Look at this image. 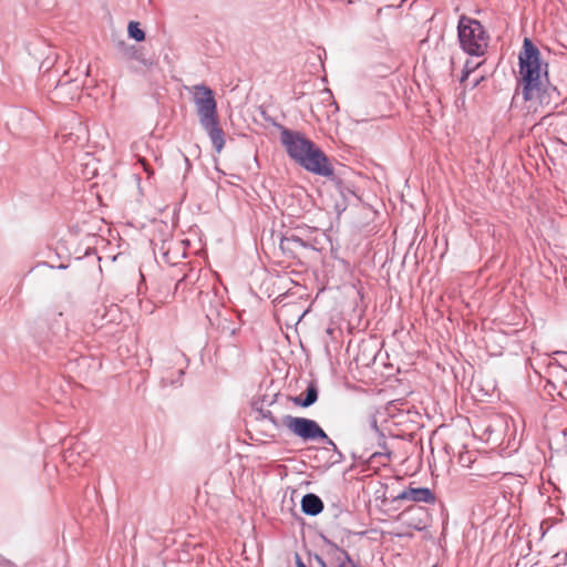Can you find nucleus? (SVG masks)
I'll use <instances>...</instances> for the list:
<instances>
[{
    "label": "nucleus",
    "mask_w": 567,
    "mask_h": 567,
    "mask_svg": "<svg viewBox=\"0 0 567 567\" xmlns=\"http://www.w3.org/2000/svg\"><path fill=\"white\" fill-rule=\"evenodd\" d=\"M278 127L280 143L295 163L315 175L326 178L334 177V168L321 148L299 131H292L282 125Z\"/></svg>",
    "instance_id": "obj_1"
},
{
    "label": "nucleus",
    "mask_w": 567,
    "mask_h": 567,
    "mask_svg": "<svg viewBox=\"0 0 567 567\" xmlns=\"http://www.w3.org/2000/svg\"><path fill=\"white\" fill-rule=\"evenodd\" d=\"M518 60L524 101L540 99L548 84V64L543 63L540 52L530 39H524Z\"/></svg>",
    "instance_id": "obj_2"
},
{
    "label": "nucleus",
    "mask_w": 567,
    "mask_h": 567,
    "mask_svg": "<svg viewBox=\"0 0 567 567\" xmlns=\"http://www.w3.org/2000/svg\"><path fill=\"white\" fill-rule=\"evenodd\" d=\"M457 38L461 49L468 55L485 54L489 37L478 20L462 14L457 23Z\"/></svg>",
    "instance_id": "obj_3"
},
{
    "label": "nucleus",
    "mask_w": 567,
    "mask_h": 567,
    "mask_svg": "<svg viewBox=\"0 0 567 567\" xmlns=\"http://www.w3.org/2000/svg\"><path fill=\"white\" fill-rule=\"evenodd\" d=\"M282 424L296 436L303 441H318L321 440L326 444L331 445L337 451V445L321 429V426L311 419L285 415Z\"/></svg>",
    "instance_id": "obj_4"
},
{
    "label": "nucleus",
    "mask_w": 567,
    "mask_h": 567,
    "mask_svg": "<svg viewBox=\"0 0 567 567\" xmlns=\"http://www.w3.org/2000/svg\"><path fill=\"white\" fill-rule=\"evenodd\" d=\"M315 233H317L316 228L306 225L297 226L285 233L280 240V248L282 251L291 254L296 252L298 248L316 250L319 241Z\"/></svg>",
    "instance_id": "obj_5"
},
{
    "label": "nucleus",
    "mask_w": 567,
    "mask_h": 567,
    "mask_svg": "<svg viewBox=\"0 0 567 567\" xmlns=\"http://www.w3.org/2000/svg\"><path fill=\"white\" fill-rule=\"evenodd\" d=\"M193 101L196 106L199 123H205L218 118L217 102L214 92L205 84L194 85Z\"/></svg>",
    "instance_id": "obj_6"
},
{
    "label": "nucleus",
    "mask_w": 567,
    "mask_h": 567,
    "mask_svg": "<svg viewBox=\"0 0 567 567\" xmlns=\"http://www.w3.org/2000/svg\"><path fill=\"white\" fill-rule=\"evenodd\" d=\"M435 494L429 487H408L393 496L392 502L434 504Z\"/></svg>",
    "instance_id": "obj_7"
},
{
    "label": "nucleus",
    "mask_w": 567,
    "mask_h": 567,
    "mask_svg": "<svg viewBox=\"0 0 567 567\" xmlns=\"http://www.w3.org/2000/svg\"><path fill=\"white\" fill-rule=\"evenodd\" d=\"M369 431L373 439H375L377 445L379 447L378 451L371 454V458L384 457L386 461H390L392 453L386 444V437L384 433L378 426V420L374 415L369 417Z\"/></svg>",
    "instance_id": "obj_8"
},
{
    "label": "nucleus",
    "mask_w": 567,
    "mask_h": 567,
    "mask_svg": "<svg viewBox=\"0 0 567 567\" xmlns=\"http://www.w3.org/2000/svg\"><path fill=\"white\" fill-rule=\"evenodd\" d=\"M117 51L121 56L126 62H138L144 68H148L152 65V61L145 58L141 48L132 44H127L124 41H120L117 43Z\"/></svg>",
    "instance_id": "obj_9"
},
{
    "label": "nucleus",
    "mask_w": 567,
    "mask_h": 567,
    "mask_svg": "<svg viewBox=\"0 0 567 567\" xmlns=\"http://www.w3.org/2000/svg\"><path fill=\"white\" fill-rule=\"evenodd\" d=\"M200 125L208 134L216 152L220 153L225 145V134L221 127L219 126L218 118L202 123Z\"/></svg>",
    "instance_id": "obj_10"
},
{
    "label": "nucleus",
    "mask_w": 567,
    "mask_h": 567,
    "mask_svg": "<svg viewBox=\"0 0 567 567\" xmlns=\"http://www.w3.org/2000/svg\"><path fill=\"white\" fill-rule=\"evenodd\" d=\"M301 509L306 515L316 516L323 511V502L316 494H306L301 499Z\"/></svg>",
    "instance_id": "obj_11"
},
{
    "label": "nucleus",
    "mask_w": 567,
    "mask_h": 567,
    "mask_svg": "<svg viewBox=\"0 0 567 567\" xmlns=\"http://www.w3.org/2000/svg\"><path fill=\"white\" fill-rule=\"evenodd\" d=\"M318 400V388L315 383H310L305 392V396L298 395L291 398L295 405L301 408H308L315 404Z\"/></svg>",
    "instance_id": "obj_12"
},
{
    "label": "nucleus",
    "mask_w": 567,
    "mask_h": 567,
    "mask_svg": "<svg viewBox=\"0 0 567 567\" xmlns=\"http://www.w3.org/2000/svg\"><path fill=\"white\" fill-rule=\"evenodd\" d=\"M79 84L75 80H64L60 79L55 89H54V95L60 97L63 95V93H73L70 99L72 100L74 97V94L79 91Z\"/></svg>",
    "instance_id": "obj_13"
},
{
    "label": "nucleus",
    "mask_w": 567,
    "mask_h": 567,
    "mask_svg": "<svg viewBox=\"0 0 567 567\" xmlns=\"http://www.w3.org/2000/svg\"><path fill=\"white\" fill-rule=\"evenodd\" d=\"M128 35L137 42L145 39V32L140 28V23L131 21L127 27Z\"/></svg>",
    "instance_id": "obj_14"
},
{
    "label": "nucleus",
    "mask_w": 567,
    "mask_h": 567,
    "mask_svg": "<svg viewBox=\"0 0 567 567\" xmlns=\"http://www.w3.org/2000/svg\"><path fill=\"white\" fill-rule=\"evenodd\" d=\"M339 553L338 567H358L347 550L339 549Z\"/></svg>",
    "instance_id": "obj_15"
},
{
    "label": "nucleus",
    "mask_w": 567,
    "mask_h": 567,
    "mask_svg": "<svg viewBox=\"0 0 567 567\" xmlns=\"http://www.w3.org/2000/svg\"><path fill=\"white\" fill-rule=\"evenodd\" d=\"M177 374H178V379L177 380H171L168 378H162L161 379V386L162 388H167L168 385H181V379L182 377L184 375V370L183 369H179L177 371Z\"/></svg>",
    "instance_id": "obj_16"
},
{
    "label": "nucleus",
    "mask_w": 567,
    "mask_h": 567,
    "mask_svg": "<svg viewBox=\"0 0 567 567\" xmlns=\"http://www.w3.org/2000/svg\"><path fill=\"white\" fill-rule=\"evenodd\" d=\"M52 330H53V334H60L61 332H63L65 330V327H64V323L62 320V312L58 313V318L54 322V326L52 327Z\"/></svg>",
    "instance_id": "obj_17"
},
{
    "label": "nucleus",
    "mask_w": 567,
    "mask_h": 567,
    "mask_svg": "<svg viewBox=\"0 0 567 567\" xmlns=\"http://www.w3.org/2000/svg\"><path fill=\"white\" fill-rule=\"evenodd\" d=\"M261 415L264 419H267L269 422H271L272 425L278 426L277 419L274 416L271 411H262Z\"/></svg>",
    "instance_id": "obj_18"
},
{
    "label": "nucleus",
    "mask_w": 567,
    "mask_h": 567,
    "mask_svg": "<svg viewBox=\"0 0 567 567\" xmlns=\"http://www.w3.org/2000/svg\"><path fill=\"white\" fill-rule=\"evenodd\" d=\"M472 71H473V69H472V68H470L468 62H466V63H465V66H464L463 75H462V78H461V82H464V81L468 78V75H470V73H471Z\"/></svg>",
    "instance_id": "obj_19"
},
{
    "label": "nucleus",
    "mask_w": 567,
    "mask_h": 567,
    "mask_svg": "<svg viewBox=\"0 0 567 567\" xmlns=\"http://www.w3.org/2000/svg\"><path fill=\"white\" fill-rule=\"evenodd\" d=\"M0 567H17V565L8 560L7 558L0 556Z\"/></svg>",
    "instance_id": "obj_20"
},
{
    "label": "nucleus",
    "mask_w": 567,
    "mask_h": 567,
    "mask_svg": "<svg viewBox=\"0 0 567 567\" xmlns=\"http://www.w3.org/2000/svg\"><path fill=\"white\" fill-rule=\"evenodd\" d=\"M231 351V353L234 354V363H238L239 359H240V351L236 348H230L229 349Z\"/></svg>",
    "instance_id": "obj_21"
},
{
    "label": "nucleus",
    "mask_w": 567,
    "mask_h": 567,
    "mask_svg": "<svg viewBox=\"0 0 567 567\" xmlns=\"http://www.w3.org/2000/svg\"><path fill=\"white\" fill-rule=\"evenodd\" d=\"M315 560L317 561L319 567H328L327 563L323 560V558L319 555L313 556Z\"/></svg>",
    "instance_id": "obj_22"
},
{
    "label": "nucleus",
    "mask_w": 567,
    "mask_h": 567,
    "mask_svg": "<svg viewBox=\"0 0 567 567\" xmlns=\"http://www.w3.org/2000/svg\"><path fill=\"white\" fill-rule=\"evenodd\" d=\"M295 560H296V567H307V565L302 561L299 554L295 555Z\"/></svg>",
    "instance_id": "obj_23"
},
{
    "label": "nucleus",
    "mask_w": 567,
    "mask_h": 567,
    "mask_svg": "<svg viewBox=\"0 0 567 567\" xmlns=\"http://www.w3.org/2000/svg\"><path fill=\"white\" fill-rule=\"evenodd\" d=\"M140 162L143 165L144 171L147 173V175L150 177L153 174V172L150 169V165L147 164V162L145 159H141Z\"/></svg>",
    "instance_id": "obj_24"
},
{
    "label": "nucleus",
    "mask_w": 567,
    "mask_h": 567,
    "mask_svg": "<svg viewBox=\"0 0 567 567\" xmlns=\"http://www.w3.org/2000/svg\"><path fill=\"white\" fill-rule=\"evenodd\" d=\"M414 509L421 511V509H423V508H422V507H414V506H411V507H409L405 512H406V513H409V512L414 511Z\"/></svg>",
    "instance_id": "obj_25"
},
{
    "label": "nucleus",
    "mask_w": 567,
    "mask_h": 567,
    "mask_svg": "<svg viewBox=\"0 0 567 567\" xmlns=\"http://www.w3.org/2000/svg\"><path fill=\"white\" fill-rule=\"evenodd\" d=\"M333 331H334V329H333V328H328V329H327V333H328L329 336H332V334H333Z\"/></svg>",
    "instance_id": "obj_26"
},
{
    "label": "nucleus",
    "mask_w": 567,
    "mask_h": 567,
    "mask_svg": "<svg viewBox=\"0 0 567 567\" xmlns=\"http://www.w3.org/2000/svg\"><path fill=\"white\" fill-rule=\"evenodd\" d=\"M132 71H137V68H135L133 64H130L128 66Z\"/></svg>",
    "instance_id": "obj_27"
}]
</instances>
